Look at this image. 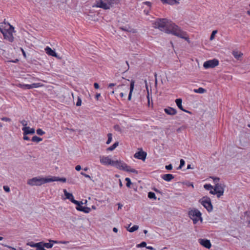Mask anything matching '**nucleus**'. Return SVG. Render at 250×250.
Listing matches in <instances>:
<instances>
[{"mask_svg": "<svg viewBox=\"0 0 250 250\" xmlns=\"http://www.w3.org/2000/svg\"><path fill=\"white\" fill-rule=\"evenodd\" d=\"M153 27L155 28H158L165 33H171L186 40L188 39V37H185L187 35L185 32L183 31L177 25L171 21H169L166 19H158L153 23Z\"/></svg>", "mask_w": 250, "mask_h": 250, "instance_id": "1", "label": "nucleus"}, {"mask_svg": "<svg viewBox=\"0 0 250 250\" xmlns=\"http://www.w3.org/2000/svg\"><path fill=\"white\" fill-rule=\"evenodd\" d=\"M49 242H51V243H52L53 244L59 243V242H58L56 240H49Z\"/></svg>", "mask_w": 250, "mask_h": 250, "instance_id": "53", "label": "nucleus"}, {"mask_svg": "<svg viewBox=\"0 0 250 250\" xmlns=\"http://www.w3.org/2000/svg\"><path fill=\"white\" fill-rule=\"evenodd\" d=\"M113 231L114 232H118V229L116 228H113Z\"/></svg>", "mask_w": 250, "mask_h": 250, "instance_id": "64", "label": "nucleus"}, {"mask_svg": "<svg viewBox=\"0 0 250 250\" xmlns=\"http://www.w3.org/2000/svg\"><path fill=\"white\" fill-rule=\"evenodd\" d=\"M112 166L117 167L120 170L125 171L126 172H137L134 169L131 168L125 163L121 161H114Z\"/></svg>", "mask_w": 250, "mask_h": 250, "instance_id": "5", "label": "nucleus"}, {"mask_svg": "<svg viewBox=\"0 0 250 250\" xmlns=\"http://www.w3.org/2000/svg\"><path fill=\"white\" fill-rule=\"evenodd\" d=\"M69 200H70L71 201V202L72 203H73V202L76 200H75V199H74V197H73H73H71Z\"/></svg>", "mask_w": 250, "mask_h": 250, "instance_id": "62", "label": "nucleus"}, {"mask_svg": "<svg viewBox=\"0 0 250 250\" xmlns=\"http://www.w3.org/2000/svg\"><path fill=\"white\" fill-rule=\"evenodd\" d=\"M81 166L80 165H77L75 167V169L78 171H80L81 169Z\"/></svg>", "mask_w": 250, "mask_h": 250, "instance_id": "51", "label": "nucleus"}, {"mask_svg": "<svg viewBox=\"0 0 250 250\" xmlns=\"http://www.w3.org/2000/svg\"><path fill=\"white\" fill-rule=\"evenodd\" d=\"M185 161L183 159L180 160V164L178 167H177L176 169L179 170L181 169L184 165H185Z\"/></svg>", "mask_w": 250, "mask_h": 250, "instance_id": "35", "label": "nucleus"}, {"mask_svg": "<svg viewBox=\"0 0 250 250\" xmlns=\"http://www.w3.org/2000/svg\"><path fill=\"white\" fill-rule=\"evenodd\" d=\"M43 246H44V248H47V249H50V248H51L52 247H53V244L52 243H51V242H49V243H44L43 242Z\"/></svg>", "mask_w": 250, "mask_h": 250, "instance_id": "31", "label": "nucleus"}, {"mask_svg": "<svg viewBox=\"0 0 250 250\" xmlns=\"http://www.w3.org/2000/svg\"><path fill=\"white\" fill-rule=\"evenodd\" d=\"M23 140H27V141L30 140V138L28 136H27L28 134H25L24 131H23Z\"/></svg>", "mask_w": 250, "mask_h": 250, "instance_id": "47", "label": "nucleus"}, {"mask_svg": "<svg viewBox=\"0 0 250 250\" xmlns=\"http://www.w3.org/2000/svg\"><path fill=\"white\" fill-rule=\"evenodd\" d=\"M23 131H24L25 134H34L35 132V130L33 128H30V127H23L22 128Z\"/></svg>", "mask_w": 250, "mask_h": 250, "instance_id": "14", "label": "nucleus"}, {"mask_svg": "<svg viewBox=\"0 0 250 250\" xmlns=\"http://www.w3.org/2000/svg\"><path fill=\"white\" fill-rule=\"evenodd\" d=\"M217 30H214L212 31L211 35H210V40H212L214 39V36L217 33Z\"/></svg>", "mask_w": 250, "mask_h": 250, "instance_id": "40", "label": "nucleus"}, {"mask_svg": "<svg viewBox=\"0 0 250 250\" xmlns=\"http://www.w3.org/2000/svg\"><path fill=\"white\" fill-rule=\"evenodd\" d=\"M3 189L6 192H9L10 191L9 187L7 186H4Z\"/></svg>", "mask_w": 250, "mask_h": 250, "instance_id": "49", "label": "nucleus"}, {"mask_svg": "<svg viewBox=\"0 0 250 250\" xmlns=\"http://www.w3.org/2000/svg\"><path fill=\"white\" fill-rule=\"evenodd\" d=\"M28 246H30V247H36V243H34L32 241H31V242H28L27 244H26Z\"/></svg>", "mask_w": 250, "mask_h": 250, "instance_id": "41", "label": "nucleus"}, {"mask_svg": "<svg viewBox=\"0 0 250 250\" xmlns=\"http://www.w3.org/2000/svg\"><path fill=\"white\" fill-rule=\"evenodd\" d=\"M164 111L167 114L169 115H174L177 113L176 110L170 107H168L167 108H165Z\"/></svg>", "mask_w": 250, "mask_h": 250, "instance_id": "13", "label": "nucleus"}, {"mask_svg": "<svg viewBox=\"0 0 250 250\" xmlns=\"http://www.w3.org/2000/svg\"><path fill=\"white\" fill-rule=\"evenodd\" d=\"M233 56L237 60H239L243 56V53L237 51H233L232 52Z\"/></svg>", "mask_w": 250, "mask_h": 250, "instance_id": "20", "label": "nucleus"}, {"mask_svg": "<svg viewBox=\"0 0 250 250\" xmlns=\"http://www.w3.org/2000/svg\"><path fill=\"white\" fill-rule=\"evenodd\" d=\"M172 166L171 164H169L167 166H166L165 168L167 170H171L172 169Z\"/></svg>", "mask_w": 250, "mask_h": 250, "instance_id": "44", "label": "nucleus"}, {"mask_svg": "<svg viewBox=\"0 0 250 250\" xmlns=\"http://www.w3.org/2000/svg\"><path fill=\"white\" fill-rule=\"evenodd\" d=\"M134 81L133 80H131L130 83V91L128 97V100L130 101L131 99V96H132V93L133 92V90L134 89Z\"/></svg>", "mask_w": 250, "mask_h": 250, "instance_id": "17", "label": "nucleus"}, {"mask_svg": "<svg viewBox=\"0 0 250 250\" xmlns=\"http://www.w3.org/2000/svg\"><path fill=\"white\" fill-rule=\"evenodd\" d=\"M152 189L153 190H154L155 192H157V193H160V190H159L158 189H157L156 188H152Z\"/></svg>", "mask_w": 250, "mask_h": 250, "instance_id": "57", "label": "nucleus"}, {"mask_svg": "<svg viewBox=\"0 0 250 250\" xmlns=\"http://www.w3.org/2000/svg\"><path fill=\"white\" fill-rule=\"evenodd\" d=\"M119 145V142H115L112 146H110V147H108L106 150L107 151H112L114 149H115Z\"/></svg>", "mask_w": 250, "mask_h": 250, "instance_id": "23", "label": "nucleus"}, {"mask_svg": "<svg viewBox=\"0 0 250 250\" xmlns=\"http://www.w3.org/2000/svg\"><path fill=\"white\" fill-rule=\"evenodd\" d=\"M118 2L119 0H97L94 6L107 10L118 4Z\"/></svg>", "mask_w": 250, "mask_h": 250, "instance_id": "3", "label": "nucleus"}, {"mask_svg": "<svg viewBox=\"0 0 250 250\" xmlns=\"http://www.w3.org/2000/svg\"><path fill=\"white\" fill-rule=\"evenodd\" d=\"M162 178L166 181H170L174 178V176L171 174H164L162 176Z\"/></svg>", "mask_w": 250, "mask_h": 250, "instance_id": "18", "label": "nucleus"}, {"mask_svg": "<svg viewBox=\"0 0 250 250\" xmlns=\"http://www.w3.org/2000/svg\"><path fill=\"white\" fill-rule=\"evenodd\" d=\"M188 217L192 220L194 224H196L199 221L203 222L201 212L196 208L190 209L188 212Z\"/></svg>", "mask_w": 250, "mask_h": 250, "instance_id": "4", "label": "nucleus"}, {"mask_svg": "<svg viewBox=\"0 0 250 250\" xmlns=\"http://www.w3.org/2000/svg\"><path fill=\"white\" fill-rule=\"evenodd\" d=\"M146 242H141L140 244H138L137 245V248H140V247H146Z\"/></svg>", "mask_w": 250, "mask_h": 250, "instance_id": "39", "label": "nucleus"}, {"mask_svg": "<svg viewBox=\"0 0 250 250\" xmlns=\"http://www.w3.org/2000/svg\"><path fill=\"white\" fill-rule=\"evenodd\" d=\"M54 181H60L62 183H65L66 182V179L64 177L60 178L59 177L51 176L47 177H42L38 176L28 179L27 183L28 185L31 186H39L45 183Z\"/></svg>", "mask_w": 250, "mask_h": 250, "instance_id": "2", "label": "nucleus"}, {"mask_svg": "<svg viewBox=\"0 0 250 250\" xmlns=\"http://www.w3.org/2000/svg\"><path fill=\"white\" fill-rule=\"evenodd\" d=\"M82 104V100H81V99L79 97L78 98V100H77V102L76 103V106H79L80 105H81Z\"/></svg>", "mask_w": 250, "mask_h": 250, "instance_id": "43", "label": "nucleus"}, {"mask_svg": "<svg viewBox=\"0 0 250 250\" xmlns=\"http://www.w3.org/2000/svg\"><path fill=\"white\" fill-rule=\"evenodd\" d=\"M139 228V226L137 225H134L132 227L127 229V230L130 232H133L137 230Z\"/></svg>", "mask_w": 250, "mask_h": 250, "instance_id": "28", "label": "nucleus"}, {"mask_svg": "<svg viewBox=\"0 0 250 250\" xmlns=\"http://www.w3.org/2000/svg\"><path fill=\"white\" fill-rule=\"evenodd\" d=\"M37 133L39 135H43L45 134V132L43 131L42 129L38 128L36 130Z\"/></svg>", "mask_w": 250, "mask_h": 250, "instance_id": "38", "label": "nucleus"}, {"mask_svg": "<svg viewBox=\"0 0 250 250\" xmlns=\"http://www.w3.org/2000/svg\"><path fill=\"white\" fill-rule=\"evenodd\" d=\"M73 203L75 205H77V207H79L80 204H83V202L81 201V202H80V201H77V200H75Z\"/></svg>", "mask_w": 250, "mask_h": 250, "instance_id": "48", "label": "nucleus"}, {"mask_svg": "<svg viewBox=\"0 0 250 250\" xmlns=\"http://www.w3.org/2000/svg\"><path fill=\"white\" fill-rule=\"evenodd\" d=\"M94 87L95 89H98L99 88V85L98 83H94Z\"/></svg>", "mask_w": 250, "mask_h": 250, "instance_id": "52", "label": "nucleus"}, {"mask_svg": "<svg viewBox=\"0 0 250 250\" xmlns=\"http://www.w3.org/2000/svg\"><path fill=\"white\" fill-rule=\"evenodd\" d=\"M1 120L3 121L8 122H9L11 121V119L9 118H8V117H2L1 118Z\"/></svg>", "mask_w": 250, "mask_h": 250, "instance_id": "45", "label": "nucleus"}, {"mask_svg": "<svg viewBox=\"0 0 250 250\" xmlns=\"http://www.w3.org/2000/svg\"><path fill=\"white\" fill-rule=\"evenodd\" d=\"M148 197L149 198V199H153L154 200H156V195H155V194L153 192H149L148 193Z\"/></svg>", "mask_w": 250, "mask_h": 250, "instance_id": "29", "label": "nucleus"}, {"mask_svg": "<svg viewBox=\"0 0 250 250\" xmlns=\"http://www.w3.org/2000/svg\"><path fill=\"white\" fill-rule=\"evenodd\" d=\"M113 161H114L111 160L109 158V157L108 156H107V157L103 156V157H100V162L102 164H104L105 165L112 166Z\"/></svg>", "mask_w": 250, "mask_h": 250, "instance_id": "8", "label": "nucleus"}, {"mask_svg": "<svg viewBox=\"0 0 250 250\" xmlns=\"http://www.w3.org/2000/svg\"><path fill=\"white\" fill-rule=\"evenodd\" d=\"M118 209H121L122 207H123V205L121 203H118Z\"/></svg>", "mask_w": 250, "mask_h": 250, "instance_id": "61", "label": "nucleus"}, {"mask_svg": "<svg viewBox=\"0 0 250 250\" xmlns=\"http://www.w3.org/2000/svg\"><path fill=\"white\" fill-rule=\"evenodd\" d=\"M179 0H161L164 3H167L170 5H173L174 4H179Z\"/></svg>", "mask_w": 250, "mask_h": 250, "instance_id": "19", "label": "nucleus"}, {"mask_svg": "<svg viewBox=\"0 0 250 250\" xmlns=\"http://www.w3.org/2000/svg\"><path fill=\"white\" fill-rule=\"evenodd\" d=\"M115 84H116L115 83H110V84L108 85V87H112V86H115Z\"/></svg>", "mask_w": 250, "mask_h": 250, "instance_id": "60", "label": "nucleus"}, {"mask_svg": "<svg viewBox=\"0 0 250 250\" xmlns=\"http://www.w3.org/2000/svg\"><path fill=\"white\" fill-rule=\"evenodd\" d=\"M69 200H70L71 201V202L72 203H73V202L76 200H75V199H74V197H73H73H71Z\"/></svg>", "mask_w": 250, "mask_h": 250, "instance_id": "63", "label": "nucleus"}, {"mask_svg": "<svg viewBox=\"0 0 250 250\" xmlns=\"http://www.w3.org/2000/svg\"><path fill=\"white\" fill-rule=\"evenodd\" d=\"M194 167H191V165L190 164H188L187 166V169H193Z\"/></svg>", "mask_w": 250, "mask_h": 250, "instance_id": "54", "label": "nucleus"}, {"mask_svg": "<svg viewBox=\"0 0 250 250\" xmlns=\"http://www.w3.org/2000/svg\"><path fill=\"white\" fill-rule=\"evenodd\" d=\"M204 188L208 190H210L213 188V186L210 184H205L204 185Z\"/></svg>", "mask_w": 250, "mask_h": 250, "instance_id": "33", "label": "nucleus"}, {"mask_svg": "<svg viewBox=\"0 0 250 250\" xmlns=\"http://www.w3.org/2000/svg\"><path fill=\"white\" fill-rule=\"evenodd\" d=\"M21 50L22 51L23 56L24 57V58H26V54L24 50L22 48H21Z\"/></svg>", "mask_w": 250, "mask_h": 250, "instance_id": "55", "label": "nucleus"}, {"mask_svg": "<svg viewBox=\"0 0 250 250\" xmlns=\"http://www.w3.org/2000/svg\"><path fill=\"white\" fill-rule=\"evenodd\" d=\"M20 123H21V124L24 126V127H27V125H28V123H27V121L23 120H22V121H20Z\"/></svg>", "mask_w": 250, "mask_h": 250, "instance_id": "42", "label": "nucleus"}, {"mask_svg": "<svg viewBox=\"0 0 250 250\" xmlns=\"http://www.w3.org/2000/svg\"><path fill=\"white\" fill-rule=\"evenodd\" d=\"M69 243L68 241H60L59 243L60 244H67Z\"/></svg>", "mask_w": 250, "mask_h": 250, "instance_id": "56", "label": "nucleus"}, {"mask_svg": "<svg viewBox=\"0 0 250 250\" xmlns=\"http://www.w3.org/2000/svg\"><path fill=\"white\" fill-rule=\"evenodd\" d=\"M146 248L147 249L150 250H153L154 249L152 247H151V246L146 247Z\"/></svg>", "mask_w": 250, "mask_h": 250, "instance_id": "59", "label": "nucleus"}, {"mask_svg": "<svg viewBox=\"0 0 250 250\" xmlns=\"http://www.w3.org/2000/svg\"><path fill=\"white\" fill-rule=\"evenodd\" d=\"M82 175H83L86 178H88L93 182H94L97 180V177H94L93 176L86 174L85 173H81Z\"/></svg>", "mask_w": 250, "mask_h": 250, "instance_id": "22", "label": "nucleus"}, {"mask_svg": "<svg viewBox=\"0 0 250 250\" xmlns=\"http://www.w3.org/2000/svg\"><path fill=\"white\" fill-rule=\"evenodd\" d=\"M214 188L217 192H220L221 194L220 195V197L223 195L224 192V188L222 184L216 183L214 186Z\"/></svg>", "mask_w": 250, "mask_h": 250, "instance_id": "12", "label": "nucleus"}, {"mask_svg": "<svg viewBox=\"0 0 250 250\" xmlns=\"http://www.w3.org/2000/svg\"><path fill=\"white\" fill-rule=\"evenodd\" d=\"M213 190L211 189L209 191V193L211 194H216L217 198H220V195L221 194L220 192H217L214 188H213Z\"/></svg>", "mask_w": 250, "mask_h": 250, "instance_id": "24", "label": "nucleus"}, {"mask_svg": "<svg viewBox=\"0 0 250 250\" xmlns=\"http://www.w3.org/2000/svg\"><path fill=\"white\" fill-rule=\"evenodd\" d=\"M82 204H80V205L79 207H76V209L78 210L83 211L86 213H89L90 211V208L88 207H83L82 206Z\"/></svg>", "mask_w": 250, "mask_h": 250, "instance_id": "15", "label": "nucleus"}, {"mask_svg": "<svg viewBox=\"0 0 250 250\" xmlns=\"http://www.w3.org/2000/svg\"><path fill=\"white\" fill-rule=\"evenodd\" d=\"M63 192H64V195L66 196V198L67 199L69 200L71 197H73L72 194L68 192L67 191L66 189H63Z\"/></svg>", "mask_w": 250, "mask_h": 250, "instance_id": "27", "label": "nucleus"}, {"mask_svg": "<svg viewBox=\"0 0 250 250\" xmlns=\"http://www.w3.org/2000/svg\"><path fill=\"white\" fill-rule=\"evenodd\" d=\"M199 202L208 212L212 211L213 206L211 202V199L209 197L207 196H204L200 199Z\"/></svg>", "mask_w": 250, "mask_h": 250, "instance_id": "6", "label": "nucleus"}, {"mask_svg": "<svg viewBox=\"0 0 250 250\" xmlns=\"http://www.w3.org/2000/svg\"><path fill=\"white\" fill-rule=\"evenodd\" d=\"M182 184L184 185H186L188 187L191 186L192 188H194L193 185L192 183H191L189 181H185L182 183Z\"/></svg>", "mask_w": 250, "mask_h": 250, "instance_id": "37", "label": "nucleus"}, {"mask_svg": "<svg viewBox=\"0 0 250 250\" xmlns=\"http://www.w3.org/2000/svg\"><path fill=\"white\" fill-rule=\"evenodd\" d=\"M219 64V61L218 60L214 59L213 60H209L205 62L204 63L203 66L205 68H214L217 66Z\"/></svg>", "mask_w": 250, "mask_h": 250, "instance_id": "7", "label": "nucleus"}, {"mask_svg": "<svg viewBox=\"0 0 250 250\" xmlns=\"http://www.w3.org/2000/svg\"><path fill=\"white\" fill-rule=\"evenodd\" d=\"M31 140L33 142L39 143L42 141V139L37 136H34L32 138Z\"/></svg>", "mask_w": 250, "mask_h": 250, "instance_id": "25", "label": "nucleus"}, {"mask_svg": "<svg viewBox=\"0 0 250 250\" xmlns=\"http://www.w3.org/2000/svg\"><path fill=\"white\" fill-rule=\"evenodd\" d=\"M194 92L197 93H204L206 92V90L202 87H199L198 89H194Z\"/></svg>", "mask_w": 250, "mask_h": 250, "instance_id": "26", "label": "nucleus"}, {"mask_svg": "<svg viewBox=\"0 0 250 250\" xmlns=\"http://www.w3.org/2000/svg\"><path fill=\"white\" fill-rule=\"evenodd\" d=\"M125 180L126 181V186L128 188H130V186L132 184L130 179L129 178H126Z\"/></svg>", "mask_w": 250, "mask_h": 250, "instance_id": "36", "label": "nucleus"}, {"mask_svg": "<svg viewBox=\"0 0 250 250\" xmlns=\"http://www.w3.org/2000/svg\"><path fill=\"white\" fill-rule=\"evenodd\" d=\"M20 87L23 89H31V84H20Z\"/></svg>", "mask_w": 250, "mask_h": 250, "instance_id": "32", "label": "nucleus"}, {"mask_svg": "<svg viewBox=\"0 0 250 250\" xmlns=\"http://www.w3.org/2000/svg\"><path fill=\"white\" fill-rule=\"evenodd\" d=\"M175 103L176 104V105H177V106L178 107V108L180 109H181V110H182L185 112L189 113L191 114V112L190 111H188L183 108L182 104V100L181 99L179 98V99H176Z\"/></svg>", "mask_w": 250, "mask_h": 250, "instance_id": "11", "label": "nucleus"}, {"mask_svg": "<svg viewBox=\"0 0 250 250\" xmlns=\"http://www.w3.org/2000/svg\"><path fill=\"white\" fill-rule=\"evenodd\" d=\"M43 244V242L37 243L35 247L37 249L35 250H44Z\"/></svg>", "mask_w": 250, "mask_h": 250, "instance_id": "21", "label": "nucleus"}, {"mask_svg": "<svg viewBox=\"0 0 250 250\" xmlns=\"http://www.w3.org/2000/svg\"><path fill=\"white\" fill-rule=\"evenodd\" d=\"M144 4L149 7H150L151 5V3L149 1H145L144 2Z\"/></svg>", "mask_w": 250, "mask_h": 250, "instance_id": "50", "label": "nucleus"}, {"mask_svg": "<svg viewBox=\"0 0 250 250\" xmlns=\"http://www.w3.org/2000/svg\"><path fill=\"white\" fill-rule=\"evenodd\" d=\"M112 135L110 133H109L107 134L108 139L106 142V144L108 145L111 143V142L112 141Z\"/></svg>", "mask_w": 250, "mask_h": 250, "instance_id": "34", "label": "nucleus"}, {"mask_svg": "<svg viewBox=\"0 0 250 250\" xmlns=\"http://www.w3.org/2000/svg\"><path fill=\"white\" fill-rule=\"evenodd\" d=\"M31 88H37V87H42L43 86V84L41 83H33L32 84H31Z\"/></svg>", "mask_w": 250, "mask_h": 250, "instance_id": "30", "label": "nucleus"}, {"mask_svg": "<svg viewBox=\"0 0 250 250\" xmlns=\"http://www.w3.org/2000/svg\"><path fill=\"white\" fill-rule=\"evenodd\" d=\"M45 50L46 51V53L48 55L53 56V57H57V53L55 52V51L54 50H52L50 47H49L48 46L46 47L45 49Z\"/></svg>", "mask_w": 250, "mask_h": 250, "instance_id": "16", "label": "nucleus"}, {"mask_svg": "<svg viewBox=\"0 0 250 250\" xmlns=\"http://www.w3.org/2000/svg\"><path fill=\"white\" fill-rule=\"evenodd\" d=\"M198 241L200 245L206 248L209 249L211 246V244L209 240L206 239H199Z\"/></svg>", "mask_w": 250, "mask_h": 250, "instance_id": "10", "label": "nucleus"}, {"mask_svg": "<svg viewBox=\"0 0 250 250\" xmlns=\"http://www.w3.org/2000/svg\"><path fill=\"white\" fill-rule=\"evenodd\" d=\"M101 96V94L100 93H97L96 95V99L97 100L99 99V98Z\"/></svg>", "mask_w": 250, "mask_h": 250, "instance_id": "58", "label": "nucleus"}, {"mask_svg": "<svg viewBox=\"0 0 250 250\" xmlns=\"http://www.w3.org/2000/svg\"><path fill=\"white\" fill-rule=\"evenodd\" d=\"M146 156V153L145 151H143L142 150L135 153L134 155V157L136 158H137L140 160H142L144 161Z\"/></svg>", "mask_w": 250, "mask_h": 250, "instance_id": "9", "label": "nucleus"}, {"mask_svg": "<svg viewBox=\"0 0 250 250\" xmlns=\"http://www.w3.org/2000/svg\"><path fill=\"white\" fill-rule=\"evenodd\" d=\"M211 178L213 179V182H214L215 185L216 183H218V182L219 181V180H220V179L219 178H218V177H211Z\"/></svg>", "mask_w": 250, "mask_h": 250, "instance_id": "46", "label": "nucleus"}]
</instances>
